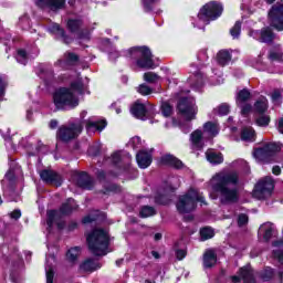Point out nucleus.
I'll use <instances>...</instances> for the list:
<instances>
[{
    "label": "nucleus",
    "mask_w": 283,
    "mask_h": 283,
    "mask_svg": "<svg viewBox=\"0 0 283 283\" xmlns=\"http://www.w3.org/2000/svg\"><path fill=\"white\" fill-rule=\"evenodd\" d=\"M213 189L219 193L221 205H235L240 200V192L238 191V184L240 177L238 172H218L213 176Z\"/></svg>",
    "instance_id": "nucleus-1"
},
{
    "label": "nucleus",
    "mask_w": 283,
    "mask_h": 283,
    "mask_svg": "<svg viewBox=\"0 0 283 283\" xmlns=\"http://www.w3.org/2000/svg\"><path fill=\"white\" fill-rule=\"evenodd\" d=\"M83 80L78 78L71 83V87H61L53 94V103L56 109H74L78 107L77 94H83Z\"/></svg>",
    "instance_id": "nucleus-2"
},
{
    "label": "nucleus",
    "mask_w": 283,
    "mask_h": 283,
    "mask_svg": "<svg viewBox=\"0 0 283 283\" xmlns=\"http://www.w3.org/2000/svg\"><path fill=\"white\" fill-rule=\"evenodd\" d=\"M88 251L93 255H107L109 253V234L103 229H95L86 237Z\"/></svg>",
    "instance_id": "nucleus-3"
},
{
    "label": "nucleus",
    "mask_w": 283,
    "mask_h": 283,
    "mask_svg": "<svg viewBox=\"0 0 283 283\" xmlns=\"http://www.w3.org/2000/svg\"><path fill=\"white\" fill-rule=\"evenodd\" d=\"M129 59H134L138 67L151 70L154 67V55L147 46H134L128 50Z\"/></svg>",
    "instance_id": "nucleus-4"
},
{
    "label": "nucleus",
    "mask_w": 283,
    "mask_h": 283,
    "mask_svg": "<svg viewBox=\"0 0 283 283\" xmlns=\"http://www.w3.org/2000/svg\"><path fill=\"white\" fill-rule=\"evenodd\" d=\"M197 202H205V197L198 193L196 189H190L179 197L177 210L179 213H191V211L196 210Z\"/></svg>",
    "instance_id": "nucleus-5"
},
{
    "label": "nucleus",
    "mask_w": 283,
    "mask_h": 283,
    "mask_svg": "<svg viewBox=\"0 0 283 283\" xmlns=\"http://www.w3.org/2000/svg\"><path fill=\"white\" fill-rule=\"evenodd\" d=\"M78 209V206L76 205V201L72 198L67 199L66 202L62 203L59 210H49L48 211V220L46 224L48 227L52 228L54 222L61 220L63 216H70L73 211H76Z\"/></svg>",
    "instance_id": "nucleus-6"
},
{
    "label": "nucleus",
    "mask_w": 283,
    "mask_h": 283,
    "mask_svg": "<svg viewBox=\"0 0 283 283\" xmlns=\"http://www.w3.org/2000/svg\"><path fill=\"white\" fill-rule=\"evenodd\" d=\"M282 151L280 143H265L262 147L254 149L253 156L260 163H271V158Z\"/></svg>",
    "instance_id": "nucleus-7"
},
{
    "label": "nucleus",
    "mask_w": 283,
    "mask_h": 283,
    "mask_svg": "<svg viewBox=\"0 0 283 283\" xmlns=\"http://www.w3.org/2000/svg\"><path fill=\"white\" fill-rule=\"evenodd\" d=\"M223 10L222 4L211 1L200 9L198 19L199 21L209 24V21H216V19L222 14Z\"/></svg>",
    "instance_id": "nucleus-8"
},
{
    "label": "nucleus",
    "mask_w": 283,
    "mask_h": 283,
    "mask_svg": "<svg viewBox=\"0 0 283 283\" xmlns=\"http://www.w3.org/2000/svg\"><path fill=\"white\" fill-rule=\"evenodd\" d=\"M177 109L185 120H196L198 106L196 105V99L193 97L179 98Z\"/></svg>",
    "instance_id": "nucleus-9"
},
{
    "label": "nucleus",
    "mask_w": 283,
    "mask_h": 283,
    "mask_svg": "<svg viewBox=\"0 0 283 283\" xmlns=\"http://www.w3.org/2000/svg\"><path fill=\"white\" fill-rule=\"evenodd\" d=\"M273 189H275V180H273V177H264L255 185L253 192L254 198H258V200H266V198H271Z\"/></svg>",
    "instance_id": "nucleus-10"
},
{
    "label": "nucleus",
    "mask_w": 283,
    "mask_h": 283,
    "mask_svg": "<svg viewBox=\"0 0 283 283\" xmlns=\"http://www.w3.org/2000/svg\"><path fill=\"white\" fill-rule=\"evenodd\" d=\"M81 132H83V123L74 122L69 126L60 127L57 136L60 140H63V143H70V140H74V138L78 137Z\"/></svg>",
    "instance_id": "nucleus-11"
},
{
    "label": "nucleus",
    "mask_w": 283,
    "mask_h": 283,
    "mask_svg": "<svg viewBox=\"0 0 283 283\" xmlns=\"http://www.w3.org/2000/svg\"><path fill=\"white\" fill-rule=\"evenodd\" d=\"M268 19L271 28L282 32L283 30V2H276L270 9L268 13Z\"/></svg>",
    "instance_id": "nucleus-12"
},
{
    "label": "nucleus",
    "mask_w": 283,
    "mask_h": 283,
    "mask_svg": "<svg viewBox=\"0 0 283 283\" xmlns=\"http://www.w3.org/2000/svg\"><path fill=\"white\" fill-rule=\"evenodd\" d=\"M34 2L41 10H50L51 12H59L65 8V0H34Z\"/></svg>",
    "instance_id": "nucleus-13"
},
{
    "label": "nucleus",
    "mask_w": 283,
    "mask_h": 283,
    "mask_svg": "<svg viewBox=\"0 0 283 283\" xmlns=\"http://www.w3.org/2000/svg\"><path fill=\"white\" fill-rule=\"evenodd\" d=\"M67 30L72 34H76L77 39H88L90 33L83 29V20L71 19L67 21Z\"/></svg>",
    "instance_id": "nucleus-14"
},
{
    "label": "nucleus",
    "mask_w": 283,
    "mask_h": 283,
    "mask_svg": "<svg viewBox=\"0 0 283 283\" xmlns=\"http://www.w3.org/2000/svg\"><path fill=\"white\" fill-rule=\"evenodd\" d=\"M174 191H176V188L171 186L159 189L155 196L156 205H169L171 198H174Z\"/></svg>",
    "instance_id": "nucleus-15"
},
{
    "label": "nucleus",
    "mask_w": 283,
    "mask_h": 283,
    "mask_svg": "<svg viewBox=\"0 0 283 283\" xmlns=\"http://www.w3.org/2000/svg\"><path fill=\"white\" fill-rule=\"evenodd\" d=\"M250 36L260 41V43H273V40L275 39V34H273V31L269 27L263 28L260 31H250Z\"/></svg>",
    "instance_id": "nucleus-16"
},
{
    "label": "nucleus",
    "mask_w": 283,
    "mask_h": 283,
    "mask_svg": "<svg viewBox=\"0 0 283 283\" xmlns=\"http://www.w3.org/2000/svg\"><path fill=\"white\" fill-rule=\"evenodd\" d=\"M239 275L240 276L231 277L233 283H239L240 280H243L244 283H255V276L253 275V269H251V266L241 268Z\"/></svg>",
    "instance_id": "nucleus-17"
},
{
    "label": "nucleus",
    "mask_w": 283,
    "mask_h": 283,
    "mask_svg": "<svg viewBox=\"0 0 283 283\" xmlns=\"http://www.w3.org/2000/svg\"><path fill=\"white\" fill-rule=\"evenodd\" d=\"M40 178L46 185H55V187H61V176L53 170L44 169L40 172Z\"/></svg>",
    "instance_id": "nucleus-18"
},
{
    "label": "nucleus",
    "mask_w": 283,
    "mask_h": 283,
    "mask_svg": "<svg viewBox=\"0 0 283 283\" xmlns=\"http://www.w3.org/2000/svg\"><path fill=\"white\" fill-rule=\"evenodd\" d=\"M85 127L87 134H94L95 132H103L107 127V120H94V118H88L85 122Z\"/></svg>",
    "instance_id": "nucleus-19"
},
{
    "label": "nucleus",
    "mask_w": 283,
    "mask_h": 283,
    "mask_svg": "<svg viewBox=\"0 0 283 283\" xmlns=\"http://www.w3.org/2000/svg\"><path fill=\"white\" fill-rule=\"evenodd\" d=\"M76 63H78V55L76 53L66 52L63 59L55 62V65L59 67H69V65H76Z\"/></svg>",
    "instance_id": "nucleus-20"
},
{
    "label": "nucleus",
    "mask_w": 283,
    "mask_h": 283,
    "mask_svg": "<svg viewBox=\"0 0 283 283\" xmlns=\"http://www.w3.org/2000/svg\"><path fill=\"white\" fill-rule=\"evenodd\" d=\"M77 187L81 189H94V180L86 172H80L77 175Z\"/></svg>",
    "instance_id": "nucleus-21"
},
{
    "label": "nucleus",
    "mask_w": 283,
    "mask_h": 283,
    "mask_svg": "<svg viewBox=\"0 0 283 283\" xmlns=\"http://www.w3.org/2000/svg\"><path fill=\"white\" fill-rule=\"evenodd\" d=\"M206 158L210 165H222V163H224V156H222V153L213 149H208L206 151Z\"/></svg>",
    "instance_id": "nucleus-22"
},
{
    "label": "nucleus",
    "mask_w": 283,
    "mask_h": 283,
    "mask_svg": "<svg viewBox=\"0 0 283 283\" xmlns=\"http://www.w3.org/2000/svg\"><path fill=\"white\" fill-rule=\"evenodd\" d=\"M136 161L138 164V167H140V169H147V167L151 165V155L148 151L140 150L136 155Z\"/></svg>",
    "instance_id": "nucleus-23"
},
{
    "label": "nucleus",
    "mask_w": 283,
    "mask_h": 283,
    "mask_svg": "<svg viewBox=\"0 0 283 283\" xmlns=\"http://www.w3.org/2000/svg\"><path fill=\"white\" fill-rule=\"evenodd\" d=\"M190 140L192 145V149L200 151L202 147H205V143L202 142V130L197 129L190 135Z\"/></svg>",
    "instance_id": "nucleus-24"
},
{
    "label": "nucleus",
    "mask_w": 283,
    "mask_h": 283,
    "mask_svg": "<svg viewBox=\"0 0 283 283\" xmlns=\"http://www.w3.org/2000/svg\"><path fill=\"white\" fill-rule=\"evenodd\" d=\"M133 116H135V118H139L140 120H146L147 119V106H145V104H140V103H135V105L132 107L130 109Z\"/></svg>",
    "instance_id": "nucleus-25"
},
{
    "label": "nucleus",
    "mask_w": 283,
    "mask_h": 283,
    "mask_svg": "<svg viewBox=\"0 0 283 283\" xmlns=\"http://www.w3.org/2000/svg\"><path fill=\"white\" fill-rule=\"evenodd\" d=\"M160 163L161 165H168V167H174L175 169H182V163L174 155L163 156Z\"/></svg>",
    "instance_id": "nucleus-26"
},
{
    "label": "nucleus",
    "mask_w": 283,
    "mask_h": 283,
    "mask_svg": "<svg viewBox=\"0 0 283 283\" xmlns=\"http://www.w3.org/2000/svg\"><path fill=\"white\" fill-rule=\"evenodd\" d=\"M216 262H218V256L213 250H208L203 254V266L205 269H211L216 266Z\"/></svg>",
    "instance_id": "nucleus-27"
},
{
    "label": "nucleus",
    "mask_w": 283,
    "mask_h": 283,
    "mask_svg": "<svg viewBox=\"0 0 283 283\" xmlns=\"http://www.w3.org/2000/svg\"><path fill=\"white\" fill-rule=\"evenodd\" d=\"M80 269L82 271H85L86 273H92L94 271H97V269H101V263H98L94 259H87L80 265Z\"/></svg>",
    "instance_id": "nucleus-28"
},
{
    "label": "nucleus",
    "mask_w": 283,
    "mask_h": 283,
    "mask_svg": "<svg viewBox=\"0 0 283 283\" xmlns=\"http://www.w3.org/2000/svg\"><path fill=\"white\" fill-rule=\"evenodd\" d=\"M217 61L222 67H224V65H229V63H231V52L228 50L219 51L217 54Z\"/></svg>",
    "instance_id": "nucleus-29"
},
{
    "label": "nucleus",
    "mask_w": 283,
    "mask_h": 283,
    "mask_svg": "<svg viewBox=\"0 0 283 283\" xmlns=\"http://www.w3.org/2000/svg\"><path fill=\"white\" fill-rule=\"evenodd\" d=\"M241 140L255 143V130L252 127H244L241 132Z\"/></svg>",
    "instance_id": "nucleus-30"
},
{
    "label": "nucleus",
    "mask_w": 283,
    "mask_h": 283,
    "mask_svg": "<svg viewBox=\"0 0 283 283\" xmlns=\"http://www.w3.org/2000/svg\"><path fill=\"white\" fill-rule=\"evenodd\" d=\"M203 132L209 134V136H218L220 134V126L216 122H207L203 125Z\"/></svg>",
    "instance_id": "nucleus-31"
},
{
    "label": "nucleus",
    "mask_w": 283,
    "mask_h": 283,
    "mask_svg": "<svg viewBox=\"0 0 283 283\" xmlns=\"http://www.w3.org/2000/svg\"><path fill=\"white\" fill-rule=\"evenodd\" d=\"M191 85L195 87V90H200L202 85H205V75H202L201 72H197L193 74L192 77H190Z\"/></svg>",
    "instance_id": "nucleus-32"
},
{
    "label": "nucleus",
    "mask_w": 283,
    "mask_h": 283,
    "mask_svg": "<svg viewBox=\"0 0 283 283\" xmlns=\"http://www.w3.org/2000/svg\"><path fill=\"white\" fill-rule=\"evenodd\" d=\"M269 109V101L265 97L258 99L254 104V112L256 114H264Z\"/></svg>",
    "instance_id": "nucleus-33"
},
{
    "label": "nucleus",
    "mask_w": 283,
    "mask_h": 283,
    "mask_svg": "<svg viewBox=\"0 0 283 283\" xmlns=\"http://www.w3.org/2000/svg\"><path fill=\"white\" fill-rule=\"evenodd\" d=\"M249 98H251V92H249V90L243 88V90L239 91L237 94V105L240 106L243 103H247V101H249Z\"/></svg>",
    "instance_id": "nucleus-34"
},
{
    "label": "nucleus",
    "mask_w": 283,
    "mask_h": 283,
    "mask_svg": "<svg viewBox=\"0 0 283 283\" xmlns=\"http://www.w3.org/2000/svg\"><path fill=\"white\" fill-rule=\"evenodd\" d=\"M39 76L50 81V78H54V70L52 67L42 65L40 66V73Z\"/></svg>",
    "instance_id": "nucleus-35"
},
{
    "label": "nucleus",
    "mask_w": 283,
    "mask_h": 283,
    "mask_svg": "<svg viewBox=\"0 0 283 283\" xmlns=\"http://www.w3.org/2000/svg\"><path fill=\"white\" fill-rule=\"evenodd\" d=\"M261 231H263V238L265 242H269V240H271V238H273V226L271 223H264L263 226H261Z\"/></svg>",
    "instance_id": "nucleus-36"
},
{
    "label": "nucleus",
    "mask_w": 283,
    "mask_h": 283,
    "mask_svg": "<svg viewBox=\"0 0 283 283\" xmlns=\"http://www.w3.org/2000/svg\"><path fill=\"white\" fill-rule=\"evenodd\" d=\"M81 253V248L75 247L67 251L66 258L69 262H76L78 260V255Z\"/></svg>",
    "instance_id": "nucleus-37"
},
{
    "label": "nucleus",
    "mask_w": 283,
    "mask_h": 283,
    "mask_svg": "<svg viewBox=\"0 0 283 283\" xmlns=\"http://www.w3.org/2000/svg\"><path fill=\"white\" fill-rule=\"evenodd\" d=\"M53 29L55 30V32H57V35L61 36L63 43H65L66 45H70V43L72 42V38L65 34V30L61 29L60 25H55L53 27Z\"/></svg>",
    "instance_id": "nucleus-38"
},
{
    "label": "nucleus",
    "mask_w": 283,
    "mask_h": 283,
    "mask_svg": "<svg viewBox=\"0 0 283 283\" xmlns=\"http://www.w3.org/2000/svg\"><path fill=\"white\" fill-rule=\"evenodd\" d=\"M200 235H201L202 241L211 240V238H213V235H216V232L213 231V229L206 227L200 230Z\"/></svg>",
    "instance_id": "nucleus-39"
},
{
    "label": "nucleus",
    "mask_w": 283,
    "mask_h": 283,
    "mask_svg": "<svg viewBox=\"0 0 283 283\" xmlns=\"http://www.w3.org/2000/svg\"><path fill=\"white\" fill-rule=\"evenodd\" d=\"M142 218H150V216H156V209L151 206H144L139 212Z\"/></svg>",
    "instance_id": "nucleus-40"
},
{
    "label": "nucleus",
    "mask_w": 283,
    "mask_h": 283,
    "mask_svg": "<svg viewBox=\"0 0 283 283\" xmlns=\"http://www.w3.org/2000/svg\"><path fill=\"white\" fill-rule=\"evenodd\" d=\"M229 112H230V106L227 103H223L213 109V114H218V116H227Z\"/></svg>",
    "instance_id": "nucleus-41"
},
{
    "label": "nucleus",
    "mask_w": 283,
    "mask_h": 283,
    "mask_svg": "<svg viewBox=\"0 0 283 283\" xmlns=\"http://www.w3.org/2000/svg\"><path fill=\"white\" fill-rule=\"evenodd\" d=\"M255 123L259 127H268L269 123H271V117L261 114L259 117H256Z\"/></svg>",
    "instance_id": "nucleus-42"
},
{
    "label": "nucleus",
    "mask_w": 283,
    "mask_h": 283,
    "mask_svg": "<svg viewBox=\"0 0 283 283\" xmlns=\"http://www.w3.org/2000/svg\"><path fill=\"white\" fill-rule=\"evenodd\" d=\"M242 31V22L237 21L233 25V28L230 29V34L234 39L240 38V32Z\"/></svg>",
    "instance_id": "nucleus-43"
},
{
    "label": "nucleus",
    "mask_w": 283,
    "mask_h": 283,
    "mask_svg": "<svg viewBox=\"0 0 283 283\" xmlns=\"http://www.w3.org/2000/svg\"><path fill=\"white\" fill-rule=\"evenodd\" d=\"M144 81H146V83H158L160 76L154 72H147L144 74Z\"/></svg>",
    "instance_id": "nucleus-44"
},
{
    "label": "nucleus",
    "mask_w": 283,
    "mask_h": 283,
    "mask_svg": "<svg viewBox=\"0 0 283 283\" xmlns=\"http://www.w3.org/2000/svg\"><path fill=\"white\" fill-rule=\"evenodd\" d=\"M161 113L163 116L168 118V116H171L174 114V107L169 105V103L165 102L161 104Z\"/></svg>",
    "instance_id": "nucleus-45"
},
{
    "label": "nucleus",
    "mask_w": 283,
    "mask_h": 283,
    "mask_svg": "<svg viewBox=\"0 0 283 283\" xmlns=\"http://www.w3.org/2000/svg\"><path fill=\"white\" fill-rule=\"evenodd\" d=\"M6 90H8V80L0 75V101H3Z\"/></svg>",
    "instance_id": "nucleus-46"
},
{
    "label": "nucleus",
    "mask_w": 283,
    "mask_h": 283,
    "mask_svg": "<svg viewBox=\"0 0 283 283\" xmlns=\"http://www.w3.org/2000/svg\"><path fill=\"white\" fill-rule=\"evenodd\" d=\"M270 61H283V52L279 48L277 51H271L269 54Z\"/></svg>",
    "instance_id": "nucleus-47"
},
{
    "label": "nucleus",
    "mask_w": 283,
    "mask_h": 283,
    "mask_svg": "<svg viewBox=\"0 0 283 283\" xmlns=\"http://www.w3.org/2000/svg\"><path fill=\"white\" fill-rule=\"evenodd\" d=\"M15 59L18 63L25 65V63H28V53L25 52V50H19Z\"/></svg>",
    "instance_id": "nucleus-48"
},
{
    "label": "nucleus",
    "mask_w": 283,
    "mask_h": 283,
    "mask_svg": "<svg viewBox=\"0 0 283 283\" xmlns=\"http://www.w3.org/2000/svg\"><path fill=\"white\" fill-rule=\"evenodd\" d=\"M137 92L138 94H142V96H148V94H151L154 90H151V87H149L147 84H140L137 87Z\"/></svg>",
    "instance_id": "nucleus-49"
},
{
    "label": "nucleus",
    "mask_w": 283,
    "mask_h": 283,
    "mask_svg": "<svg viewBox=\"0 0 283 283\" xmlns=\"http://www.w3.org/2000/svg\"><path fill=\"white\" fill-rule=\"evenodd\" d=\"M273 277V269L266 268L263 272H261V280L263 282H269Z\"/></svg>",
    "instance_id": "nucleus-50"
},
{
    "label": "nucleus",
    "mask_w": 283,
    "mask_h": 283,
    "mask_svg": "<svg viewBox=\"0 0 283 283\" xmlns=\"http://www.w3.org/2000/svg\"><path fill=\"white\" fill-rule=\"evenodd\" d=\"M46 283L54 282V270L52 269V265H46Z\"/></svg>",
    "instance_id": "nucleus-51"
},
{
    "label": "nucleus",
    "mask_w": 283,
    "mask_h": 283,
    "mask_svg": "<svg viewBox=\"0 0 283 283\" xmlns=\"http://www.w3.org/2000/svg\"><path fill=\"white\" fill-rule=\"evenodd\" d=\"M158 0H142L145 12H151V7L157 3Z\"/></svg>",
    "instance_id": "nucleus-52"
},
{
    "label": "nucleus",
    "mask_w": 283,
    "mask_h": 283,
    "mask_svg": "<svg viewBox=\"0 0 283 283\" xmlns=\"http://www.w3.org/2000/svg\"><path fill=\"white\" fill-rule=\"evenodd\" d=\"M249 223V216H247L245 213H241L238 217V224L240 227H244V224Z\"/></svg>",
    "instance_id": "nucleus-53"
},
{
    "label": "nucleus",
    "mask_w": 283,
    "mask_h": 283,
    "mask_svg": "<svg viewBox=\"0 0 283 283\" xmlns=\"http://www.w3.org/2000/svg\"><path fill=\"white\" fill-rule=\"evenodd\" d=\"M96 220H98L96 216L88 214L83 218L82 222L83 224H92V222H96Z\"/></svg>",
    "instance_id": "nucleus-54"
},
{
    "label": "nucleus",
    "mask_w": 283,
    "mask_h": 283,
    "mask_svg": "<svg viewBox=\"0 0 283 283\" xmlns=\"http://www.w3.org/2000/svg\"><path fill=\"white\" fill-rule=\"evenodd\" d=\"M88 154L96 158V156H101V148L98 146H93L88 149Z\"/></svg>",
    "instance_id": "nucleus-55"
},
{
    "label": "nucleus",
    "mask_w": 283,
    "mask_h": 283,
    "mask_svg": "<svg viewBox=\"0 0 283 283\" xmlns=\"http://www.w3.org/2000/svg\"><path fill=\"white\" fill-rule=\"evenodd\" d=\"M209 55L207 54V50H201L198 54V60L201 62L208 61Z\"/></svg>",
    "instance_id": "nucleus-56"
},
{
    "label": "nucleus",
    "mask_w": 283,
    "mask_h": 283,
    "mask_svg": "<svg viewBox=\"0 0 283 283\" xmlns=\"http://www.w3.org/2000/svg\"><path fill=\"white\" fill-rule=\"evenodd\" d=\"M113 165H118L120 163V153H114L111 157Z\"/></svg>",
    "instance_id": "nucleus-57"
},
{
    "label": "nucleus",
    "mask_w": 283,
    "mask_h": 283,
    "mask_svg": "<svg viewBox=\"0 0 283 283\" xmlns=\"http://www.w3.org/2000/svg\"><path fill=\"white\" fill-rule=\"evenodd\" d=\"M176 258L177 260H185L187 258V250H177Z\"/></svg>",
    "instance_id": "nucleus-58"
},
{
    "label": "nucleus",
    "mask_w": 283,
    "mask_h": 283,
    "mask_svg": "<svg viewBox=\"0 0 283 283\" xmlns=\"http://www.w3.org/2000/svg\"><path fill=\"white\" fill-rule=\"evenodd\" d=\"M253 107L251 106V104H244L243 106H241V114L243 116H247V114H249V112H251Z\"/></svg>",
    "instance_id": "nucleus-59"
},
{
    "label": "nucleus",
    "mask_w": 283,
    "mask_h": 283,
    "mask_svg": "<svg viewBox=\"0 0 283 283\" xmlns=\"http://www.w3.org/2000/svg\"><path fill=\"white\" fill-rule=\"evenodd\" d=\"M130 145H133L134 149H138V145H140V137H133L130 139Z\"/></svg>",
    "instance_id": "nucleus-60"
},
{
    "label": "nucleus",
    "mask_w": 283,
    "mask_h": 283,
    "mask_svg": "<svg viewBox=\"0 0 283 283\" xmlns=\"http://www.w3.org/2000/svg\"><path fill=\"white\" fill-rule=\"evenodd\" d=\"M10 218H12V220H19V218H21V210L15 209L10 213Z\"/></svg>",
    "instance_id": "nucleus-61"
},
{
    "label": "nucleus",
    "mask_w": 283,
    "mask_h": 283,
    "mask_svg": "<svg viewBox=\"0 0 283 283\" xmlns=\"http://www.w3.org/2000/svg\"><path fill=\"white\" fill-rule=\"evenodd\" d=\"M272 101H280L282 98V93L280 91H274L271 95Z\"/></svg>",
    "instance_id": "nucleus-62"
},
{
    "label": "nucleus",
    "mask_w": 283,
    "mask_h": 283,
    "mask_svg": "<svg viewBox=\"0 0 283 283\" xmlns=\"http://www.w3.org/2000/svg\"><path fill=\"white\" fill-rule=\"evenodd\" d=\"M14 171L12 170H9L7 174H6V179L9 180V182H13L14 180Z\"/></svg>",
    "instance_id": "nucleus-63"
},
{
    "label": "nucleus",
    "mask_w": 283,
    "mask_h": 283,
    "mask_svg": "<svg viewBox=\"0 0 283 283\" xmlns=\"http://www.w3.org/2000/svg\"><path fill=\"white\" fill-rule=\"evenodd\" d=\"M277 130L283 134V117L279 119Z\"/></svg>",
    "instance_id": "nucleus-64"
}]
</instances>
